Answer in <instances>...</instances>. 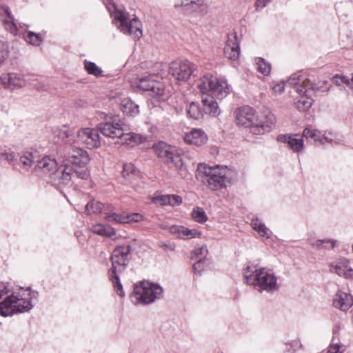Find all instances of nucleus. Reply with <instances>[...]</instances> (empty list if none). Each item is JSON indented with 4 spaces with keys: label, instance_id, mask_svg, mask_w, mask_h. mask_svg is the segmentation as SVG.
<instances>
[{
    "label": "nucleus",
    "instance_id": "nucleus-1",
    "mask_svg": "<svg viewBox=\"0 0 353 353\" xmlns=\"http://www.w3.org/2000/svg\"><path fill=\"white\" fill-rule=\"evenodd\" d=\"M89 161L86 151L78 147L69 148L64 155L63 164L50 174V182L60 188L71 184L74 174L79 179H88L90 174L86 165Z\"/></svg>",
    "mask_w": 353,
    "mask_h": 353
},
{
    "label": "nucleus",
    "instance_id": "nucleus-2",
    "mask_svg": "<svg viewBox=\"0 0 353 353\" xmlns=\"http://www.w3.org/2000/svg\"><path fill=\"white\" fill-rule=\"evenodd\" d=\"M30 288H20L16 291L11 289L8 283H0V314L3 316L15 313L30 311L33 305L31 302Z\"/></svg>",
    "mask_w": 353,
    "mask_h": 353
},
{
    "label": "nucleus",
    "instance_id": "nucleus-3",
    "mask_svg": "<svg viewBox=\"0 0 353 353\" xmlns=\"http://www.w3.org/2000/svg\"><path fill=\"white\" fill-rule=\"evenodd\" d=\"M196 178L206 181L212 191L226 188L232 183V172L228 166L216 165L210 166L199 163L196 169Z\"/></svg>",
    "mask_w": 353,
    "mask_h": 353
},
{
    "label": "nucleus",
    "instance_id": "nucleus-4",
    "mask_svg": "<svg viewBox=\"0 0 353 353\" xmlns=\"http://www.w3.org/2000/svg\"><path fill=\"white\" fill-rule=\"evenodd\" d=\"M236 119L238 124L250 128L254 134H263L269 132L274 126L275 117L268 113L259 118L255 110L250 106L239 108L236 112Z\"/></svg>",
    "mask_w": 353,
    "mask_h": 353
},
{
    "label": "nucleus",
    "instance_id": "nucleus-5",
    "mask_svg": "<svg viewBox=\"0 0 353 353\" xmlns=\"http://www.w3.org/2000/svg\"><path fill=\"white\" fill-rule=\"evenodd\" d=\"M244 278L247 284L260 292H272L279 289L277 278L273 271L257 265H248L244 269Z\"/></svg>",
    "mask_w": 353,
    "mask_h": 353
},
{
    "label": "nucleus",
    "instance_id": "nucleus-6",
    "mask_svg": "<svg viewBox=\"0 0 353 353\" xmlns=\"http://www.w3.org/2000/svg\"><path fill=\"white\" fill-rule=\"evenodd\" d=\"M163 70L162 63L142 62L139 65V74L130 78L132 88H160Z\"/></svg>",
    "mask_w": 353,
    "mask_h": 353
},
{
    "label": "nucleus",
    "instance_id": "nucleus-7",
    "mask_svg": "<svg viewBox=\"0 0 353 353\" xmlns=\"http://www.w3.org/2000/svg\"><path fill=\"white\" fill-rule=\"evenodd\" d=\"M130 252V245H124L115 248L111 255L112 268L108 271L109 279L114 291L121 297L125 296V292L119 275L126 268Z\"/></svg>",
    "mask_w": 353,
    "mask_h": 353
},
{
    "label": "nucleus",
    "instance_id": "nucleus-8",
    "mask_svg": "<svg viewBox=\"0 0 353 353\" xmlns=\"http://www.w3.org/2000/svg\"><path fill=\"white\" fill-rule=\"evenodd\" d=\"M163 290L158 284L149 281H143L134 287L132 299H136V303L150 304L160 299L163 295Z\"/></svg>",
    "mask_w": 353,
    "mask_h": 353
},
{
    "label": "nucleus",
    "instance_id": "nucleus-9",
    "mask_svg": "<svg viewBox=\"0 0 353 353\" xmlns=\"http://www.w3.org/2000/svg\"><path fill=\"white\" fill-rule=\"evenodd\" d=\"M156 154L162 159L171 168L182 170L184 168L181 156L175 148L164 142H161L154 146Z\"/></svg>",
    "mask_w": 353,
    "mask_h": 353
},
{
    "label": "nucleus",
    "instance_id": "nucleus-10",
    "mask_svg": "<svg viewBox=\"0 0 353 353\" xmlns=\"http://www.w3.org/2000/svg\"><path fill=\"white\" fill-rule=\"evenodd\" d=\"M196 66L188 60H176L170 64V73L178 81L186 82L193 72L196 70Z\"/></svg>",
    "mask_w": 353,
    "mask_h": 353
},
{
    "label": "nucleus",
    "instance_id": "nucleus-11",
    "mask_svg": "<svg viewBox=\"0 0 353 353\" xmlns=\"http://www.w3.org/2000/svg\"><path fill=\"white\" fill-rule=\"evenodd\" d=\"M201 99L203 105V110L206 114L212 117H217L220 114L221 110L218 106L214 94L219 92L221 97H225L229 94V90H201Z\"/></svg>",
    "mask_w": 353,
    "mask_h": 353
},
{
    "label": "nucleus",
    "instance_id": "nucleus-12",
    "mask_svg": "<svg viewBox=\"0 0 353 353\" xmlns=\"http://www.w3.org/2000/svg\"><path fill=\"white\" fill-rule=\"evenodd\" d=\"M75 145L79 148V145H85L89 149L97 148L101 145V140L98 130L94 128H81L78 131L75 137Z\"/></svg>",
    "mask_w": 353,
    "mask_h": 353
},
{
    "label": "nucleus",
    "instance_id": "nucleus-13",
    "mask_svg": "<svg viewBox=\"0 0 353 353\" xmlns=\"http://www.w3.org/2000/svg\"><path fill=\"white\" fill-rule=\"evenodd\" d=\"M115 19L120 22L119 29L124 34H130L134 39H139L142 36L141 23L137 18L128 23L126 14L119 12L117 13Z\"/></svg>",
    "mask_w": 353,
    "mask_h": 353
},
{
    "label": "nucleus",
    "instance_id": "nucleus-14",
    "mask_svg": "<svg viewBox=\"0 0 353 353\" xmlns=\"http://www.w3.org/2000/svg\"><path fill=\"white\" fill-rule=\"evenodd\" d=\"M111 121H105L100 123L98 125V132L99 131L103 135L110 138H119L123 135V128L121 124L117 121L116 117L111 118Z\"/></svg>",
    "mask_w": 353,
    "mask_h": 353
},
{
    "label": "nucleus",
    "instance_id": "nucleus-15",
    "mask_svg": "<svg viewBox=\"0 0 353 353\" xmlns=\"http://www.w3.org/2000/svg\"><path fill=\"white\" fill-rule=\"evenodd\" d=\"M315 90H296V94L294 96V103L295 107L299 111H306L309 110L314 99L312 96Z\"/></svg>",
    "mask_w": 353,
    "mask_h": 353
},
{
    "label": "nucleus",
    "instance_id": "nucleus-16",
    "mask_svg": "<svg viewBox=\"0 0 353 353\" xmlns=\"http://www.w3.org/2000/svg\"><path fill=\"white\" fill-rule=\"evenodd\" d=\"M52 132L54 136L60 139L65 144L64 155L66 154V150L69 148L78 147L75 145V137L68 126L63 125L62 128H55L52 130Z\"/></svg>",
    "mask_w": 353,
    "mask_h": 353
},
{
    "label": "nucleus",
    "instance_id": "nucleus-17",
    "mask_svg": "<svg viewBox=\"0 0 353 353\" xmlns=\"http://www.w3.org/2000/svg\"><path fill=\"white\" fill-rule=\"evenodd\" d=\"M197 88H228V84L225 79L208 73L199 79Z\"/></svg>",
    "mask_w": 353,
    "mask_h": 353
},
{
    "label": "nucleus",
    "instance_id": "nucleus-18",
    "mask_svg": "<svg viewBox=\"0 0 353 353\" xmlns=\"http://www.w3.org/2000/svg\"><path fill=\"white\" fill-rule=\"evenodd\" d=\"M225 57L231 60H236L240 55L239 42L236 32L228 34L224 48Z\"/></svg>",
    "mask_w": 353,
    "mask_h": 353
},
{
    "label": "nucleus",
    "instance_id": "nucleus-19",
    "mask_svg": "<svg viewBox=\"0 0 353 353\" xmlns=\"http://www.w3.org/2000/svg\"><path fill=\"white\" fill-rule=\"evenodd\" d=\"M0 17L3 21L5 29L11 33L12 35L16 36L18 34V28L14 23V19L11 14L10 10L7 6H2L0 8Z\"/></svg>",
    "mask_w": 353,
    "mask_h": 353
},
{
    "label": "nucleus",
    "instance_id": "nucleus-20",
    "mask_svg": "<svg viewBox=\"0 0 353 353\" xmlns=\"http://www.w3.org/2000/svg\"><path fill=\"white\" fill-rule=\"evenodd\" d=\"M330 272L347 279L353 277V270L350 266L349 261L345 258L331 263Z\"/></svg>",
    "mask_w": 353,
    "mask_h": 353
},
{
    "label": "nucleus",
    "instance_id": "nucleus-21",
    "mask_svg": "<svg viewBox=\"0 0 353 353\" xmlns=\"http://www.w3.org/2000/svg\"><path fill=\"white\" fill-rule=\"evenodd\" d=\"M282 83L281 88H313V83L309 79L297 74H292L290 79L285 81H283Z\"/></svg>",
    "mask_w": 353,
    "mask_h": 353
},
{
    "label": "nucleus",
    "instance_id": "nucleus-22",
    "mask_svg": "<svg viewBox=\"0 0 353 353\" xmlns=\"http://www.w3.org/2000/svg\"><path fill=\"white\" fill-rule=\"evenodd\" d=\"M333 305L341 311H347L353 305V298L350 294L338 290L334 296Z\"/></svg>",
    "mask_w": 353,
    "mask_h": 353
},
{
    "label": "nucleus",
    "instance_id": "nucleus-23",
    "mask_svg": "<svg viewBox=\"0 0 353 353\" xmlns=\"http://www.w3.org/2000/svg\"><path fill=\"white\" fill-rule=\"evenodd\" d=\"M277 141L281 143H287L294 152H301L304 148L303 139L302 138H296L294 134H280L277 137Z\"/></svg>",
    "mask_w": 353,
    "mask_h": 353
},
{
    "label": "nucleus",
    "instance_id": "nucleus-24",
    "mask_svg": "<svg viewBox=\"0 0 353 353\" xmlns=\"http://www.w3.org/2000/svg\"><path fill=\"white\" fill-rule=\"evenodd\" d=\"M184 140L188 144L200 146L207 142L208 136L203 130L193 128L190 132L185 133Z\"/></svg>",
    "mask_w": 353,
    "mask_h": 353
},
{
    "label": "nucleus",
    "instance_id": "nucleus-25",
    "mask_svg": "<svg viewBox=\"0 0 353 353\" xmlns=\"http://www.w3.org/2000/svg\"><path fill=\"white\" fill-rule=\"evenodd\" d=\"M143 94L147 99L148 103L153 107L157 106L159 103L165 101L169 97V93L165 90H142Z\"/></svg>",
    "mask_w": 353,
    "mask_h": 353
},
{
    "label": "nucleus",
    "instance_id": "nucleus-26",
    "mask_svg": "<svg viewBox=\"0 0 353 353\" xmlns=\"http://www.w3.org/2000/svg\"><path fill=\"white\" fill-rule=\"evenodd\" d=\"M122 176L130 183H134L142 177L140 171L132 163L123 164Z\"/></svg>",
    "mask_w": 353,
    "mask_h": 353
},
{
    "label": "nucleus",
    "instance_id": "nucleus-27",
    "mask_svg": "<svg viewBox=\"0 0 353 353\" xmlns=\"http://www.w3.org/2000/svg\"><path fill=\"white\" fill-rule=\"evenodd\" d=\"M1 81L5 87H23L24 81L16 73H7L1 76Z\"/></svg>",
    "mask_w": 353,
    "mask_h": 353
},
{
    "label": "nucleus",
    "instance_id": "nucleus-28",
    "mask_svg": "<svg viewBox=\"0 0 353 353\" xmlns=\"http://www.w3.org/2000/svg\"><path fill=\"white\" fill-rule=\"evenodd\" d=\"M171 232L183 239L194 238L201 234L199 232L195 230H190L184 226H173L171 228Z\"/></svg>",
    "mask_w": 353,
    "mask_h": 353
},
{
    "label": "nucleus",
    "instance_id": "nucleus-29",
    "mask_svg": "<svg viewBox=\"0 0 353 353\" xmlns=\"http://www.w3.org/2000/svg\"><path fill=\"white\" fill-rule=\"evenodd\" d=\"M37 168L41 170L43 173L48 174L57 168V163L55 159L48 156L37 161Z\"/></svg>",
    "mask_w": 353,
    "mask_h": 353
},
{
    "label": "nucleus",
    "instance_id": "nucleus-30",
    "mask_svg": "<svg viewBox=\"0 0 353 353\" xmlns=\"http://www.w3.org/2000/svg\"><path fill=\"white\" fill-rule=\"evenodd\" d=\"M120 139L123 143L133 146L144 142L146 140V137L133 132L124 133L123 131V135Z\"/></svg>",
    "mask_w": 353,
    "mask_h": 353
},
{
    "label": "nucleus",
    "instance_id": "nucleus-31",
    "mask_svg": "<svg viewBox=\"0 0 353 353\" xmlns=\"http://www.w3.org/2000/svg\"><path fill=\"white\" fill-rule=\"evenodd\" d=\"M181 6L188 7L196 12H205V6L203 0H183L180 4L174 6L176 8Z\"/></svg>",
    "mask_w": 353,
    "mask_h": 353
},
{
    "label": "nucleus",
    "instance_id": "nucleus-32",
    "mask_svg": "<svg viewBox=\"0 0 353 353\" xmlns=\"http://www.w3.org/2000/svg\"><path fill=\"white\" fill-rule=\"evenodd\" d=\"M121 110L125 114L135 116L139 114V105L128 98L123 99L121 101Z\"/></svg>",
    "mask_w": 353,
    "mask_h": 353
},
{
    "label": "nucleus",
    "instance_id": "nucleus-33",
    "mask_svg": "<svg viewBox=\"0 0 353 353\" xmlns=\"http://www.w3.org/2000/svg\"><path fill=\"white\" fill-rule=\"evenodd\" d=\"M91 230L94 234L106 237H112L116 234V230L112 227L101 223L93 225Z\"/></svg>",
    "mask_w": 353,
    "mask_h": 353
},
{
    "label": "nucleus",
    "instance_id": "nucleus-34",
    "mask_svg": "<svg viewBox=\"0 0 353 353\" xmlns=\"http://www.w3.org/2000/svg\"><path fill=\"white\" fill-rule=\"evenodd\" d=\"M303 136L307 139H311L315 142H319L320 144H325V141H323V139H322L321 132L311 127H307L304 129Z\"/></svg>",
    "mask_w": 353,
    "mask_h": 353
},
{
    "label": "nucleus",
    "instance_id": "nucleus-35",
    "mask_svg": "<svg viewBox=\"0 0 353 353\" xmlns=\"http://www.w3.org/2000/svg\"><path fill=\"white\" fill-rule=\"evenodd\" d=\"M252 228L261 236L268 239L270 237V230L258 218L252 219L251 222Z\"/></svg>",
    "mask_w": 353,
    "mask_h": 353
},
{
    "label": "nucleus",
    "instance_id": "nucleus-36",
    "mask_svg": "<svg viewBox=\"0 0 353 353\" xmlns=\"http://www.w3.org/2000/svg\"><path fill=\"white\" fill-rule=\"evenodd\" d=\"M332 81L337 87H353V74L351 79L346 76L336 74L333 77Z\"/></svg>",
    "mask_w": 353,
    "mask_h": 353
},
{
    "label": "nucleus",
    "instance_id": "nucleus-37",
    "mask_svg": "<svg viewBox=\"0 0 353 353\" xmlns=\"http://www.w3.org/2000/svg\"><path fill=\"white\" fill-rule=\"evenodd\" d=\"M38 161L37 152H25L20 157L21 163L26 167H30Z\"/></svg>",
    "mask_w": 353,
    "mask_h": 353
},
{
    "label": "nucleus",
    "instance_id": "nucleus-38",
    "mask_svg": "<svg viewBox=\"0 0 353 353\" xmlns=\"http://www.w3.org/2000/svg\"><path fill=\"white\" fill-rule=\"evenodd\" d=\"M105 219L111 223H128V217L125 214L105 212Z\"/></svg>",
    "mask_w": 353,
    "mask_h": 353
},
{
    "label": "nucleus",
    "instance_id": "nucleus-39",
    "mask_svg": "<svg viewBox=\"0 0 353 353\" xmlns=\"http://www.w3.org/2000/svg\"><path fill=\"white\" fill-rule=\"evenodd\" d=\"M103 204L99 201H91L85 205V212L88 214H98L102 212Z\"/></svg>",
    "mask_w": 353,
    "mask_h": 353
},
{
    "label": "nucleus",
    "instance_id": "nucleus-40",
    "mask_svg": "<svg viewBox=\"0 0 353 353\" xmlns=\"http://www.w3.org/2000/svg\"><path fill=\"white\" fill-rule=\"evenodd\" d=\"M192 218L196 222L200 223H205L207 219V215L202 208L196 207L192 210L191 213Z\"/></svg>",
    "mask_w": 353,
    "mask_h": 353
},
{
    "label": "nucleus",
    "instance_id": "nucleus-41",
    "mask_svg": "<svg viewBox=\"0 0 353 353\" xmlns=\"http://www.w3.org/2000/svg\"><path fill=\"white\" fill-rule=\"evenodd\" d=\"M187 112L190 117L196 120L199 119L203 117V113L199 108V104L194 102H192L190 104L187 110Z\"/></svg>",
    "mask_w": 353,
    "mask_h": 353
},
{
    "label": "nucleus",
    "instance_id": "nucleus-42",
    "mask_svg": "<svg viewBox=\"0 0 353 353\" xmlns=\"http://www.w3.org/2000/svg\"><path fill=\"white\" fill-rule=\"evenodd\" d=\"M84 67L85 70L90 74H92L96 77H100L103 75L102 70L93 62L85 60L84 61Z\"/></svg>",
    "mask_w": 353,
    "mask_h": 353
},
{
    "label": "nucleus",
    "instance_id": "nucleus-43",
    "mask_svg": "<svg viewBox=\"0 0 353 353\" xmlns=\"http://www.w3.org/2000/svg\"><path fill=\"white\" fill-rule=\"evenodd\" d=\"M24 37L27 42L36 46H39L43 41L42 37L40 34L30 31L28 32L27 34Z\"/></svg>",
    "mask_w": 353,
    "mask_h": 353
},
{
    "label": "nucleus",
    "instance_id": "nucleus-44",
    "mask_svg": "<svg viewBox=\"0 0 353 353\" xmlns=\"http://www.w3.org/2000/svg\"><path fill=\"white\" fill-rule=\"evenodd\" d=\"M208 252V249L205 245L195 248L191 253V259L198 260L200 258L201 259L206 260Z\"/></svg>",
    "mask_w": 353,
    "mask_h": 353
},
{
    "label": "nucleus",
    "instance_id": "nucleus-45",
    "mask_svg": "<svg viewBox=\"0 0 353 353\" xmlns=\"http://www.w3.org/2000/svg\"><path fill=\"white\" fill-rule=\"evenodd\" d=\"M256 65L258 70L263 74L268 75L270 73V65L265 62L264 59H259L256 62Z\"/></svg>",
    "mask_w": 353,
    "mask_h": 353
},
{
    "label": "nucleus",
    "instance_id": "nucleus-46",
    "mask_svg": "<svg viewBox=\"0 0 353 353\" xmlns=\"http://www.w3.org/2000/svg\"><path fill=\"white\" fill-rule=\"evenodd\" d=\"M8 45L4 41L0 40V66L4 63L8 57Z\"/></svg>",
    "mask_w": 353,
    "mask_h": 353
},
{
    "label": "nucleus",
    "instance_id": "nucleus-47",
    "mask_svg": "<svg viewBox=\"0 0 353 353\" xmlns=\"http://www.w3.org/2000/svg\"><path fill=\"white\" fill-rule=\"evenodd\" d=\"M168 195H159L153 198V203L160 205H168Z\"/></svg>",
    "mask_w": 353,
    "mask_h": 353
},
{
    "label": "nucleus",
    "instance_id": "nucleus-48",
    "mask_svg": "<svg viewBox=\"0 0 353 353\" xmlns=\"http://www.w3.org/2000/svg\"><path fill=\"white\" fill-rule=\"evenodd\" d=\"M168 205L172 206L179 205L182 203V199L178 195H168Z\"/></svg>",
    "mask_w": 353,
    "mask_h": 353
},
{
    "label": "nucleus",
    "instance_id": "nucleus-49",
    "mask_svg": "<svg viewBox=\"0 0 353 353\" xmlns=\"http://www.w3.org/2000/svg\"><path fill=\"white\" fill-rule=\"evenodd\" d=\"M196 262L193 265V269L195 273L201 274V271L204 269V265L206 260H203L199 258L198 260H195Z\"/></svg>",
    "mask_w": 353,
    "mask_h": 353
},
{
    "label": "nucleus",
    "instance_id": "nucleus-50",
    "mask_svg": "<svg viewBox=\"0 0 353 353\" xmlns=\"http://www.w3.org/2000/svg\"><path fill=\"white\" fill-rule=\"evenodd\" d=\"M336 241L331 239H319L316 241L314 243H312V245L319 248L321 247L324 243H331V248H334L336 245Z\"/></svg>",
    "mask_w": 353,
    "mask_h": 353
},
{
    "label": "nucleus",
    "instance_id": "nucleus-51",
    "mask_svg": "<svg viewBox=\"0 0 353 353\" xmlns=\"http://www.w3.org/2000/svg\"><path fill=\"white\" fill-rule=\"evenodd\" d=\"M335 134L332 132H325L323 134H322V139H323V141L325 143H331L335 139Z\"/></svg>",
    "mask_w": 353,
    "mask_h": 353
},
{
    "label": "nucleus",
    "instance_id": "nucleus-52",
    "mask_svg": "<svg viewBox=\"0 0 353 353\" xmlns=\"http://www.w3.org/2000/svg\"><path fill=\"white\" fill-rule=\"evenodd\" d=\"M126 216L128 217V223L139 222L143 219V216L139 213H135L130 215L126 214Z\"/></svg>",
    "mask_w": 353,
    "mask_h": 353
},
{
    "label": "nucleus",
    "instance_id": "nucleus-53",
    "mask_svg": "<svg viewBox=\"0 0 353 353\" xmlns=\"http://www.w3.org/2000/svg\"><path fill=\"white\" fill-rule=\"evenodd\" d=\"M286 345L290 346V347L288 348V351H290L291 349H296L299 347H301V344L300 343V341L298 340H294L289 343H287Z\"/></svg>",
    "mask_w": 353,
    "mask_h": 353
},
{
    "label": "nucleus",
    "instance_id": "nucleus-54",
    "mask_svg": "<svg viewBox=\"0 0 353 353\" xmlns=\"http://www.w3.org/2000/svg\"><path fill=\"white\" fill-rule=\"evenodd\" d=\"M270 0H256L255 6L256 9H263L269 3Z\"/></svg>",
    "mask_w": 353,
    "mask_h": 353
},
{
    "label": "nucleus",
    "instance_id": "nucleus-55",
    "mask_svg": "<svg viewBox=\"0 0 353 353\" xmlns=\"http://www.w3.org/2000/svg\"><path fill=\"white\" fill-rule=\"evenodd\" d=\"M340 346L337 344L330 345L326 353H341L339 352Z\"/></svg>",
    "mask_w": 353,
    "mask_h": 353
},
{
    "label": "nucleus",
    "instance_id": "nucleus-56",
    "mask_svg": "<svg viewBox=\"0 0 353 353\" xmlns=\"http://www.w3.org/2000/svg\"><path fill=\"white\" fill-rule=\"evenodd\" d=\"M159 246L160 248H163V249L168 248V249H170V250H174V246H172V245H167V244H165V243H163V242L159 243Z\"/></svg>",
    "mask_w": 353,
    "mask_h": 353
},
{
    "label": "nucleus",
    "instance_id": "nucleus-57",
    "mask_svg": "<svg viewBox=\"0 0 353 353\" xmlns=\"http://www.w3.org/2000/svg\"><path fill=\"white\" fill-rule=\"evenodd\" d=\"M4 155L6 156V159L10 162L12 161L13 159H14V154L12 152L6 153Z\"/></svg>",
    "mask_w": 353,
    "mask_h": 353
},
{
    "label": "nucleus",
    "instance_id": "nucleus-58",
    "mask_svg": "<svg viewBox=\"0 0 353 353\" xmlns=\"http://www.w3.org/2000/svg\"><path fill=\"white\" fill-rule=\"evenodd\" d=\"M214 98L216 99H223L224 97H221V94H220L219 92H217L216 94H214Z\"/></svg>",
    "mask_w": 353,
    "mask_h": 353
}]
</instances>
